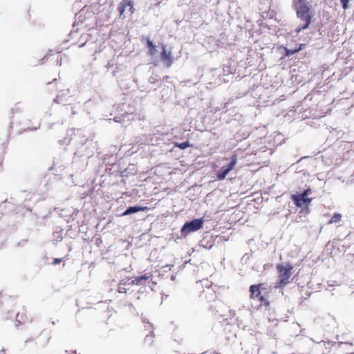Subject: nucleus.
<instances>
[{"label":"nucleus","instance_id":"1","mask_svg":"<svg viewBox=\"0 0 354 354\" xmlns=\"http://www.w3.org/2000/svg\"><path fill=\"white\" fill-rule=\"evenodd\" d=\"M276 268L278 275L275 288H283L291 281L293 266L288 262L277 264Z\"/></svg>","mask_w":354,"mask_h":354},{"label":"nucleus","instance_id":"2","mask_svg":"<svg viewBox=\"0 0 354 354\" xmlns=\"http://www.w3.org/2000/svg\"><path fill=\"white\" fill-rule=\"evenodd\" d=\"M266 290L263 283L253 284L250 286V298L252 300L259 301L261 306L269 307L270 302L268 300V293L264 292Z\"/></svg>","mask_w":354,"mask_h":354},{"label":"nucleus","instance_id":"3","mask_svg":"<svg viewBox=\"0 0 354 354\" xmlns=\"http://www.w3.org/2000/svg\"><path fill=\"white\" fill-rule=\"evenodd\" d=\"M298 4L299 5L297 8V15L301 21H304V24L300 25L297 30V32H299L309 26L311 17L309 14L310 8L308 4L305 2V0H299Z\"/></svg>","mask_w":354,"mask_h":354},{"label":"nucleus","instance_id":"4","mask_svg":"<svg viewBox=\"0 0 354 354\" xmlns=\"http://www.w3.org/2000/svg\"><path fill=\"white\" fill-rule=\"evenodd\" d=\"M203 218L194 219L189 222H187L182 227L181 232L182 233H184L185 232H186V233H189L197 231L203 227Z\"/></svg>","mask_w":354,"mask_h":354},{"label":"nucleus","instance_id":"5","mask_svg":"<svg viewBox=\"0 0 354 354\" xmlns=\"http://www.w3.org/2000/svg\"><path fill=\"white\" fill-rule=\"evenodd\" d=\"M291 199L297 207L306 210H308L309 205L312 201V198L304 197V195L299 194L291 195Z\"/></svg>","mask_w":354,"mask_h":354},{"label":"nucleus","instance_id":"6","mask_svg":"<svg viewBox=\"0 0 354 354\" xmlns=\"http://www.w3.org/2000/svg\"><path fill=\"white\" fill-rule=\"evenodd\" d=\"M52 339L51 333L49 330H43L37 339L36 344L40 348H45Z\"/></svg>","mask_w":354,"mask_h":354},{"label":"nucleus","instance_id":"7","mask_svg":"<svg viewBox=\"0 0 354 354\" xmlns=\"http://www.w3.org/2000/svg\"><path fill=\"white\" fill-rule=\"evenodd\" d=\"M236 156L234 155L229 165L227 167H222L221 169L217 173L218 180H223L225 178L228 173L232 171L236 164Z\"/></svg>","mask_w":354,"mask_h":354},{"label":"nucleus","instance_id":"8","mask_svg":"<svg viewBox=\"0 0 354 354\" xmlns=\"http://www.w3.org/2000/svg\"><path fill=\"white\" fill-rule=\"evenodd\" d=\"M161 60L164 62L165 65L169 68L173 62V57L171 50H167L165 46H162V50L160 54Z\"/></svg>","mask_w":354,"mask_h":354},{"label":"nucleus","instance_id":"9","mask_svg":"<svg viewBox=\"0 0 354 354\" xmlns=\"http://www.w3.org/2000/svg\"><path fill=\"white\" fill-rule=\"evenodd\" d=\"M70 97L69 90H62L57 95L55 99V102L58 104L66 105L68 103V99Z\"/></svg>","mask_w":354,"mask_h":354},{"label":"nucleus","instance_id":"10","mask_svg":"<svg viewBox=\"0 0 354 354\" xmlns=\"http://www.w3.org/2000/svg\"><path fill=\"white\" fill-rule=\"evenodd\" d=\"M152 276L153 275L151 273H146L142 276L135 277L134 279H130V281L133 286L135 284L136 285H144V284H145L147 281L151 279Z\"/></svg>","mask_w":354,"mask_h":354},{"label":"nucleus","instance_id":"11","mask_svg":"<svg viewBox=\"0 0 354 354\" xmlns=\"http://www.w3.org/2000/svg\"><path fill=\"white\" fill-rule=\"evenodd\" d=\"M133 285L131 283L130 279H126L121 281L118 286V291L120 293H127L130 290V287Z\"/></svg>","mask_w":354,"mask_h":354},{"label":"nucleus","instance_id":"12","mask_svg":"<svg viewBox=\"0 0 354 354\" xmlns=\"http://www.w3.org/2000/svg\"><path fill=\"white\" fill-rule=\"evenodd\" d=\"M149 209V207L147 206H133V207H129V208L127 209V210L125 212H124L122 213V216H126V215H129V214H133V213H136V212H144V211H147Z\"/></svg>","mask_w":354,"mask_h":354},{"label":"nucleus","instance_id":"13","mask_svg":"<svg viewBox=\"0 0 354 354\" xmlns=\"http://www.w3.org/2000/svg\"><path fill=\"white\" fill-rule=\"evenodd\" d=\"M147 46L149 48V55L151 56L154 55L156 53V46L149 39L147 40Z\"/></svg>","mask_w":354,"mask_h":354},{"label":"nucleus","instance_id":"14","mask_svg":"<svg viewBox=\"0 0 354 354\" xmlns=\"http://www.w3.org/2000/svg\"><path fill=\"white\" fill-rule=\"evenodd\" d=\"M342 219V215L339 213H335L331 218L328 221V224L330 225L335 223H338Z\"/></svg>","mask_w":354,"mask_h":354},{"label":"nucleus","instance_id":"15","mask_svg":"<svg viewBox=\"0 0 354 354\" xmlns=\"http://www.w3.org/2000/svg\"><path fill=\"white\" fill-rule=\"evenodd\" d=\"M131 1H129L128 3L127 2H122L120 4V6H118V10H119V12H120V15H122L123 13L125 11V9H126V7L128 5H130L131 4Z\"/></svg>","mask_w":354,"mask_h":354},{"label":"nucleus","instance_id":"16","mask_svg":"<svg viewBox=\"0 0 354 354\" xmlns=\"http://www.w3.org/2000/svg\"><path fill=\"white\" fill-rule=\"evenodd\" d=\"M207 295H209L211 296L209 299H213L215 297V293L212 291V290H211L209 288H208L206 290H203L201 296L207 299Z\"/></svg>","mask_w":354,"mask_h":354},{"label":"nucleus","instance_id":"17","mask_svg":"<svg viewBox=\"0 0 354 354\" xmlns=\"http://www.w3.org/2000/svg\"><path fill=\"white\" fill-rule=\"evenodd\" d=\"M175 145H176V147H178L180 149H185L187 147H189L192 146V145L189 144V142L188 141L178 143V144L176 143Z\"/></svg>","mask_w":354,"mask_h":354},{"label":"nucleus","instance_id":"18","mask_svg":"<svg viewBox=\"0 0 354 354\" xmlns=\"http://www.w3.org/2000/svg\"><path fill=\"white\" fill-rule=\"evenodd\" d=\"M84 12V10H82L77 15L76 20H75V23H77V24L79 23H83V19L82 18L83 17Z\"/></svg>","mask_w":354,"mask_h":354},{"label":"nucleus","instance_id":"19","mask_svg":"<svg viewBox=\"0 0 354 354\" xmlns=\"http://www.w3.org/2000/svg\"><path fill=\"white\" fill-rule=\"evenodd\" d=\"M301 50V47H299V48L297 49H295V50H290V49H286V55L287 56H290L293 54H295V53Z\"/></svg>","mask_w":354,"mask_h":354},{"label":"nucleus","instance_id":"20","mask_svg":"<svg viewBox=\"0 0 354 354\" xmlns=\"http://www.w3.org/2000/svg\"><path fill=\"white\" fill-rule=\"evenodd\" d=\"M350 0H341V3H342V8L344 10H346L348 8V3Z\"/></svg>","mask_w":354,"mask_h":354},{"label":"nucleus","instance_id":"21","mask_svg":"<svg viewBox=\"0 0 354 354\" xmlns=\"http://www.w3.org/2000/svg\"><path fill=\"white\" fill-rule=\"evenodd\" d=\"M310 194H311V189L310 188H308V189L304 190V192L300 194L304 195V197H307L308 195H309Z\"/></svg>","mask_w":354,"mask_h":354},{"label":"nucleus","instance_id":"22","mask_svg":"<svg viewBox=\"0 0 354 354\" xmlns=\"http://www.w3.org/2000/svg\"><path fill=\"white\" fill-rule=\"evenodd\" d=\"M62 260H63V259H62V258H55L53 259V265L59 264L62 261Z\"/></svg>","mask_w":354,"mask_h":354},{"label":"nucleus","instance_id":"23","mask_svg":"<svg viewBox=\"0 0 354 354\" xmlns=\"http://www.w3.org/2000/svg\"><path fill=\"white\" fill-rule=\"evenodd\" d=\"M23 313H24V311H23L21 313H17V318H19V317H21V315H23Z\"/></svg>","mask_w":354,"mask_h":354},{"label":"nucleus","instance_id":"24","mask_svg":"<svg viewBox=\"0 0 354 354\" xmlns=\"http://www.w3.org/2000/svg\"><path fill=\"white\" fill-rule=\"evenodd\" d=\"M3 162V158L1 156H0V165H1Z\"/></svg>","mask_w":354,"mask_h":354},{"label":"nucleus","instance_id":"25","mask_svg":"<svg viewBox=\"0 0 354 354\" xmlns=\"http://www.w3.org/2000/svg\"><path fill=\"white\" fill-rule=\"evenodd\" d=\"M86 42V41L84 43H82L81 45H80V46H84Z\"/></svg>","mask_w":354,"mask_h":354},{"label":"nucleus","instance_id":"26","mask_svg":"<svg viewBox=\"0 0 354 354\" xmlns=\"http://www.w3.org/2000/svg\"><path fill=\"white\" fill-rule=\"evenodd\" d=\"M57 82V79L56 78H54L53 80V82Z\"/></svg>","mask_w":354,"mask_h":354},{"label":"nucleus","instance_id":"27","mask_svg":"<svg viewBox=\"0 0 354 354\" xmlns=\"http://www.w3.org/2000/svg\"><path fill=\"white\" fill-rule=\"evenodd\" d=\"M4 354V353H3Z\"/></svg>","mask_w":354,"mask_h":354}]
</instances>
